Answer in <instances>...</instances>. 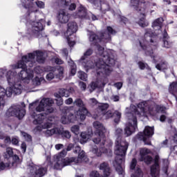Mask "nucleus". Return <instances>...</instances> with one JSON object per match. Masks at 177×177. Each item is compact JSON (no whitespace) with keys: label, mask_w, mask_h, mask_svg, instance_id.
<instances>
[{"label":"nucleus","mask_w":177,"mask_h":177,"mask_svg":"<svg viewBox=\"0 0 177 177\" xmlns=\"http://www.w3.org/2000/svg\"><path fill=\"white\" fill-rule=\"evenodd\" d=\"M115 34V30L111 28V26H108L106 28V31L101 34L100 38L99 36L96 35L93 32L88 30V37L90 42H92L93 45H97V48L98 50V55L101 57L98 59L97 62H99L100 59H103V56H108L109 58L102 60L104 62L105 66H114L115 64V59H114V52L112 50H104V47H102L100 45H97L99 42L102 44H107L111 41V35ZM93 53V50L88 48L84 53V55L79 60L80 64L82 66L86 71L91 70V68H96V62L91 60L89 56Z\"/></svg>","instance_id":"1"},{"label":"nucleus","mask_w":177,"mask_h":177,"mask_svg":"<svg viewBox=\"0 0 177 177\" xmlns=\"http://www.w3.org/2000/svg\"><path fill=\"white\" fill-rule=\"evenodd\" d=\"M22 6L28 9L29 12L21 18V21L28 27L27 32L24 37L28 39L32 38H42V30L45 26V19H37V8L34 4V0H21Z\"/></svg>","instance_id":"2"},{"label":"nucleus","mask_w":177,"mask_h":177,"mask_svg":"<svg viewBox=\"0 0 177 177\" xmlns=\"http://www.w3.org/2000/svg\"><path fill=\"white\" fill-rule=\"evenodd\" d=\"M88 157L81 147L70 143L66 149H63L57 155L54 156V169H62L66 165L88 162Z\"/></svg>","instance_id":"3"},{"label":"nucleus","mask_w":177,"mask_h":177,"mask_svg":"<svg viewBox=\"0 0 177 177\" xmlns=\"http://www.w3.org/2000/svg\"><path fill=\"white\" fill-rule=\"evenodd\" d=\"M34 78L32 72H29V70L22 69L18 74L16 72L8 71L7 72V81L9 87H8V97H12V95H19L26 91V87L24 84H30L31 80Z\"/></svg>","instance_id":"4"},{"label":"nucleus","mask_w":177,"mask_h":177,"mask_svg":"<svg viewBox=\"0 0 177 177\" xmlns=\"http://www.w3.org/2000/svg\"><path fill=\"white\" fill-rule=\"evenodd\" d=\"M154 38H156V33L153 32L151 29H145L144 39L139 40L140 46L145 50L147 56H150V57L153 59V63H157L160 60V63L156 66L157 70H159L160 71L167 70V68H168L167 62L161 59L160 56L154 55L153 50L157 49V42L154 41Z\"/></svg>","instance_id":"5"},{"label":"nucleus","mask_w":177,"mask_h":177,"mask_svg":"<svg viewBox=\"0 0 177 177\" xmlns=\"http://www.w3.org/2000/svg\"><path fill=\"white\" fill-rule=\"evenodd\" d=\"M115 135L118 136L115 142V154L116 156L113 161V167L120 177H124L125 171L122 168V164L125 161V156H127V151L128 150L129 144L125 139H122V130L120 128L116 129Z\"/></svg>","instance_id":"6"},{"label":"nucleus","mask_w":177,"mask_h":177,"mask_svg":"<svg viewBox=\"0 0 177 177\" xmlns=\"http://www.w3.org/2000/svg\"><path fill=\"white\" fill-rule=\"evenodd\" d=\"M109 56L104 55L102 59H100L95 64V73H97V81L92 82L89 85L90 92H93L97 88H104L107 84V77L106 75H110L113 71V66L106 65V62L102 60H106Z\"/></svg>","instance_id":"7"},{"label":"nucleus","mask_w":177,"mask_h":177,"mask_svg":"<svg viewBox=\"0 0 177 177\" xmlns=\"http://www.w3.org/2000/svg\"><path fill=\"white\" fill-rule=\"evenodd\" d=\"M44 53L41 51H35L33 53H28V55H24L21 57V60L19 61L17 64L10 65V67L12 70L17 68H22V70H29V73H32L34 75V71L32 67L35 64V56L37 63H45V57Z\"/></svg>","instance_id":"8"},{"label":"nucleus","mask_w":177,"mask_h":177,"mask_svg":"<svg viewBox=\"0 0 177 177\" xmlns=\"http://www.w3.org/2000/svg\"><path fill=\"white\" fill-rule=\"evenodd\" d=\"M49 114L46 112L41 113L39 114H36L35 112L31 113V116L35 120H33V124L35 125L38 124L35 129V132H43L45 135V132L50 128H53V120L55 118L53 116L50 117Z\"/></svg>","instance_id":"9"},{"label":"nucleus","mask_w":177,"mask_h":177,"mask_svg":"<svg viewBox=\"0 0 177 177\" xmlns=\"http://www.w3.org/2000/svg\"><path fill=\"white\" fill-rule=\"evenodd\" d=\"M138 113H140V111L133 104H131L129 108L126 109V117L129 120V123L126 124L124 128V135L127 136H131L138 129L137 117H143L142 115H138Z\"/></svg>","instance_id":"10"},{"label":"nucleus","mask_w":177,"mask_h":177,"mask_svg":"<svg viewBox=\"0 0 177 177\" xmlns=\"http://www.w3.org/2000/svg\"><path fill=\"white\" fill-rule=\"evenodd\" d=\"M137 107L140 110V113L138 112V115H142V117H147L148 115H157L158 113L164 114L165 113V110H167L165 106L156 105L151 101H144L140 102L137 105Z\"/></svg>","instance_id":"11"},{"label":"nucleus","mask_w":177,"mask_h":177,"mask_svg":"<svg viewBox=\"0 0 177 177\" xmlns=\"http://www.w3.org/2000/svg\"><path fill=\"white\" fill-rule=\"evenodd\" d=\"M131 6L138 12L140 18L137 21L140 27H147L149 21L146 20V12L149 6H157L155 3L146 2L145 0H131Z\"/></svg>","instance_id":"12"},{"label":"nucleus","mask_w":177,"mask_h":177,"mask_svg":"<svg viewBox=\"0 0 177 177\" xmlns=\"http://www.w3.org/2000/svg\"><path fill=\"white\" fill-rule=\"evenodd\" d=\"M138 160L136 158H133L130 163V169L135 171L134 174H131V177H143V172L139 167L136 166ZM151 176L157 177L160 175V156H156L154 163L151 166Z\"/></svg>","instance_id":"13"},{"label":"nucleus","mask_w":177,"mask_h":177,"mask_svg":"<svg viewBox=\"0 0 177 177\" xmlns=\"http://www.w3.org/2000/svg\"><path fill=\"white\" fill-rule=\"evenodd\" d=\"M52 168V162H50V156H47L46 160L44 162V167L37 166L32 162L28 163V171L33 177L45 176L48 171V167Z\"/></svg>","instance_id":"14"},{"label":"nucleus","mask_w":177,"mask_h":177,"mask_svg":"<svg viewBox=\"0 0 177 177\" xmlns=\"http://www.w3.org/2000/svg\"><path fill=\"white\" fill-rule=\"evenodd\" d=\"M93 127L95 129V137L93 139V142L95 143V145H99L102 140V145L104 146L106 145V141H104V138H106L104 136V133H106V127L99 121L94 122Z\"/></svg>","instance_id":"15"},{"label":"nucleus","mask_w":177,"mask_h":177,"mask_svg":"<svg viewBox=\"0 0 177 177\" xmlns=\"http://www.w3.org/2000/svg\"><path fill=\"white\" fill-rule=\"evenodd\" d=\"M78 30V26L76 22L71 21L68 24V28L66 32L64 33V37L68 42V46L73 48L75 45V41L72 40L73 34L77 32Z\"/></svg>","instance_id":"16"},{"label":"nucleus","mask_w":177,"mask_h":177,"mask_svg":"<svg viewBox=\"0 0 177 177\" xmlns=\"http://www.w3.org/2000/svg\"><path fill=\"white\" fill-rule=\"evenodd\" d=\"M154 135V127H150L149 126L145 127V129L143 132H140L136 136V138L138 140H142L145 145H151V142L149 138Z\"/></svg>","instance_id":"17"},{"label":"nucleus","mask_w":177,"mask_h":177,"mask_svg":"<svg viewBox=\"0 0 177 177\" xmlns=\"http://www.w3.org/2000/svg\"><path fill=\"white\" fill-rule=\"evenodd\" d=\"M45 133V136L48 138V136H52L53 135H59L62 138V139H70L71 138V133L67 130H64L63 128H53L51 129H48Z\"/></svg>","instance_id":"18"},{"label":"nucleus","mask_w":177,"mask_h":177,"mask_svg":"<svg viewBox=\"0 0 177 177\" xmlns=\"http://www.w3.org/2000/svg\"><path fill=\"white\" fill-rule=\"evenodd\" d=\"M6 117H17L21 120L26 115V109L20 106H12L6 113Z\"/></svg>","instance_id":"19"},{"label":"nucleus","mask_w":177,"mask_h":177,"mask_svg":"<svg viewBox=\"0 0 177 177\" xmlns=\"http://www.w3.org/2000/svg\"><path fill=\"white\" fill-rule=\"evenodd\" d=\"M73 104L77 107H80L79 110L76 111V114L78 117H80L82 121H84L85 118H86V115H88V109H86L85 107L84 102H82L81 98H77L74 101Z\"/></svg>","instance_id":"20"},{"label":"nucleus","mask_w":177,"mask_h":177,"mask_svg":"<svg viewBox=\"0 0 177 177\" xmlns=\"http://www.w3.org/2000/svg\"><path fill=\"white\" fill-rule=\"evenodd\" d=\"M90 3H92L95 9H98L101 10L102 13H106V12L110 10V5L106 1V0H87Z\"/></svg>","instance_id":"21"},{"label":"nucleus","mask_w":177,"mask_h":177,"mask_svg":"<svg viewBox=\"0 0 177 177\" xmlns=\"http://www.w3.org/2000/svg\"><path fill=\"white\" fill-rule=\"evenodd\" d=\"M71 110H73V107L64 106L62 110L63 114H66L68 117L69 124L70 123H75L77 121H84L80 118V116L77 115V112L75 113V115L71 113Z\"/></svg>","instance_id":"22"},{"label":"nucleus","mask_w":177,"mask_h":177,"mask_svg":"<svg viewBox=\"0 0 177 177\" xmlns=\"http://www.w3.org/2000/svg\"><path fill=\"white\" fill-rule=\"evenodd\" d=\"M62 56H64V57H65L66 60H68V64L71 67V71H70L71 75L72 76L75 75L77 73V65H75V63H74V61L72 60L71 58H70V57H68V50H67V48H64L62 49Z\"/></svg>","instance_id":"23"},{"label":"nucleus","mask_w":177,"mask_h":177,"mask_svg":"<svg viewBox=\"0 0 177 177\" xmlns=\"http://www.w3.org/2000/svg\"><path fill=\"white\" fill-rule=\"evenodd\" d=\"M151 151L147 148H142L140 151V161H144L147 165L151 164L153 162V158L147 154H150Z\"/></svg>","instance_id":"24"},{"label":"nucleus","mask_w":177,"mask_h":177,"mask_svg":"<svg viewBox=\"0 0 177 177\" xmlns=\"http://www.w3.org/2000/svg\"><path fill=\"white\" fill-rule=\"evenodd\" d=\"M64 73V68L59 66L57 71L53 72H50L46 75V80L48 81H52L53 78H57V80H63V74Z\"/></svg>","instance_id":"25"},{"label":"nucleus","mask_w":177,"mask_h":177,"mask_svg":"<svg viewBox=\"0 0 177 177\" xmlns=\"http://www.w3.org/2000/svg\"><path fill=\"white\" fill-rule=\"evenodd\" d=\"M41 101L46 108V113L52 114V113L55 112V108L52 106L55 104L53 99L49 97H44L41 100Z\"/></svg>","instance_id":"26"},{"label":"nucleus","mask_w":177,"mask_h":177,"mask_svg":"<svg viewBox=\"0 0 177 177\" xmlns=\"http://www.w3.org/2000/svg\"><path fill=\"white\" fill-rule=\"evenodd\" d=\"M72 17L74 19H88L86 8L82 4H80L77 11L72 14Z\"/></svg>","instance_id":"27"},{"label":"nucleus","mask_w":177,"mask_h":177,"mask_svg":"<svg viewBox=\"0 0 177 177\" xmlns=\"http://www.w3.org/2000/svg\"><path fill=\"white\" fill-rule=\"evenodd\" d=\"M29 110L32 113H42V111H45L46 113V108L42 103V101H40L39 103L35 102L29 104Z\"/></svg>","instance_id":"28"},{"label":"nucleus","mask_w":177,"mask_h":177,"mask_svg":"<svg viewBox=\"0 0 177 177\" xmlns=\"http://www.w3.org/2000/svg\"><path fill=\"white\" fill-rule=\"evenodd\" d=\"M108 109V104H98L95 115L93 116V118H95V120H100V118H102L100 116L104 114V113L107 111Z\"/></svg>","instance_id":"29"},{"label":"nucleus","mask_w":177,"mask_h":177,"mask_svg":"<svg viewBox=\"0 0 177 177\" xmlns=\"http://www.w3.org/2000/svg\"><path fill=\"white\" fill-rule=\"evenodd\" d=\"M102 115L106 120H109V118H111L112 117H116V118L114 119V122H115V124H118V122H120V120H121V112L118 111H115L114 113L111 111H108Z\"/></svg>","instance_id":"30"},{"label":"nucleus","mask_w":177,"mask_h":177,"mask_svg":"<svg viewBox=\"0 0 177 177\" xmlns=\"http://www.w3.org/2000/svg\"><path fill=\"white\" fill-rule=\"evenodd\" d=\"M57 19L59 23H62V24H66V23H68V20H70V17L68 16V13L66 12L64 10H61L58 12Z\"/></svg>","instance_id":"31"},{"label":"nucleus","mask_w":177,"mask_h":177,"mask_svg":"<svg viewBox=\"0 0 177 177\" xmlns=\"http://www.w3.org/2000/svg\"><path fill=\"white\" fill-rule=\"evenodd\" d=\"M8 97V88H5L0 86V110L5 106V97Z\"/></svg>","instance_id":"32"},{"label":"nucleus","mask_w":177,"mask_h":177,"mask_svg":"<svg viewBox=\"0 0 177 177\" xmlns=\"http://www.w3.org/2000/svg\"><path fill=\"white\" fill-rule=\"evenodd\" d=\"M163 47L164 48H171L172 46V43L169 41V37H168V33L167 32V30H164L163 33Z\"/></svg>","instance_id":"33"},{"label":"nucleus","mask_w":177,"mask_h":177,"mask_svg":"<svg viewBox=\"0 0 177 177\" xmlns=\"http://www.w3.org/2000/svg\"><path fill=\"white\" fill-rule=\"evenodd\" d=\"M162 23H164V19H162V17L156 19L152 23V28L153 30H161V28L162 27Z\"/></svg>","instance_id":"34"},{"label":"nucleus","mask_w":177,"mask_h":177,"mask_svg":"<svg viewBox=\"0 0 177 177\" xmlns=\"http://www.w3.org/2000/svg\"><path fill=\"white\" fill-rule=\"evenodd\" d=\"M108 151L109 153H111V150H110V149H109V150L107 149H104V150H103V149H97V147H96V146H94L92 149V153H93V154H95V156H97V157H100V156H102V153H108Z\"/></svg>","instance_id":"35"},{"label":"nucleus","mask_w":177,"mask_h":177,"mask_svg":"<svg viewBox=\"0 0 177 177\" xmlns=\"http://www.w3.org/2000/svg\"><path fill=\"white\" fill-rule=\"evenodd\" d=\"M82 140H80V142L82 145L83 143H86L88 140L91 138V135L86 132H82L80 134Z\"/></svg>","instance_id":"36"},{"label":"nucleus","mask_w":177,"mask_h":177,"mask_svg":"<svg viewBox=\"0 0 177 177\" xmlns=\"http://www.w3.org/2000/svg\"><path fill=\"white\" fill-rule=\"evenodd\" d=\"M11 160L12 162H11ZM19 158L17 155H12L10 159H8V162L11 163V167H17V162H19Z\"/></svg>","instance_id":"37"},{"label":"nucleus","mask_w":177,"mask_h":177,"mask_svg":"<svg viewBox=\"0 0 177 177\" xmlns=\"http://www.w3.org/2000/svg\"><path fill=\"white\" fill-rule=\"evenodd\" d=\"M64 5L65 6H69V10H75V8H77L75 3H71V0H64Z\"/></svg>","instance_id":"38"},{"label":"nucleus","mask_w":177,"mask_h":177,"mask_svg":"<svg viewBox=\"0 0 177 177\" xmlns=\"http://www.w3.org/2000/svg\"><path fill=\"white\" fill-rule=\"evenodd\" d=\"M12 167V163L10 162H0V170L3 171V169H9V168H11Z\"/></svg>","instance_id":"39"},{"label":"nucleus","mask_w":177,"mask_h":177,"mask_svg":"<svg viewBox=\"0 0 177 177\" xmlns=\"http://www.w3.org/2000/svg\"><path fill=\"white\" fill-rule=\"evenodd\" d=\"M42 81H44V77H36L32 80V84L34 86H38V85H41Z\"/></svg>","instance_id":"40"},{"label":"nucleus","mask_w":177,"mask_h":177,"mask_svg":"<svg viewBox=\"0 0 177 177\" xmlns=\"http://www.w3.org/2000/svg\"><path fill=\"white\" fill-rule=\"evenodd\" d=\"M13 156V149L12 147H7L6 153L4 155V158L6 160L10 159Z\"/></svg>","instance_id":"41"},{"label":"nucleus","mask_w":177,"mask_h":177,"mask_svg":"<svg viewBox=\"0 0 177 177\" xmlns=\"http://www.w3.org/2000/svg\"><path fill=\"white\" fill-rule=\"evenodd\" d=\"M59 93L61 96L64 97H68L70 96V91L65 88H61L59 90Z\"/></svg>","instance_id":"42"},{"label":"nucleus","mask_w":177,"mask_h":177,"mask_svg":"<svg viewBox=\"0 0 177 177\" xmlns=\"http://www.w3.org/2000/svg\"><path fill=\"white\" fill-rule=\"evenodd\" d=\"M163 167L162 170L165 174L168 172V166L169 165V161L167 159H162Z\"/></svg>","instance_id":"43"},{"label":"nucleus","mask_w":177,"mask_h":177,"mask_svg":"<svg viewBox=\"0 0 177 177\" xmlns=\"http://www.w3.org/2000/svg\"><path fill=\"white\" fill-rule=\"evenodd\" d=\"M78 77L80 80H82V81H86L88 80V75L84 71H79Z\"/></svg>","instance_id":"44"},{"label":"nucleus","mask_w":177,"mask_h":177,"mask_svg":"<svg viewBox=\"0 0 177 177\" xmlns=\"http://www.w3.org/2000/svg\"><path fill=\"white\" fill-rule=\"evenodd\" d=\"M34 73L39 75V74H42L44 73V67L37 66L34 68Z\"/></svg>","instance_id":"45"},{"label":"nucleus","mask_w":177,"mask_h":177,"mask_svg":"<svg viewBox=\"0 0 177 177\" xmlns=\"http://www.w3.org/2000/svg\"><path fill=\"white\" fill-rule=\"evenodd\" d=\"M67 115H64L62 116L61 118V122L62 124H64V125H66V124H70V120L68 119V116H66Z\"/></svg>","instance_id":"46"},{"label":"nucleus","mask_w":177,"mask_h":177,"mask_svg":"<svg viewBox=\"0 0 177 177\" xmlns=\"http://www.w3.org/2000/svg\"><path fill=\"white\" fill-rule=\"evenodd\" d=\"M21 136H23V138H24L25 140H26V142H31L32 140V138L31 136H30L28 133H26V132H23L21 131Z\"/></svg>","instance_id":"47"},{"label":"nucleus","mask_w":177,"mask_h":177,"mask_svg":"<svg viewBox=\"0 0 177 177\" xmlns=\"http://www.w3.org/2000/svg\"><path fill=\"white\" fill-rule=\"evenodd\" d=\"M71 132L75 133V135H78L80 133V126L74 125L71 127Z\"/></svg>","instance_id":"48"},{"label":"nucleus","mask_w":177,"mask_h":177,"mask_svg":"<svg viewBox=\"0 0 177 177\" xmlns=\"http://www.w3.org/2000/svg\"><path fill=\"white\" fill-rule=\"evenodd\" d=\"M138 65L139 66V68H140V70H145V68L150 69V68H149V66L147 65V64H145L143 62H139L138 63Z\"/></svg>","instance_id":"49"},{"label":"nucleus","mask_w":177,"mask_h":177,"mask_svg":"<svg viewBox=\"0 0 177 177\" xmlns=\"http://www.w3.org/2000/svg\"><path fill=\"white\" fill-rule=\"evenodd\" d=\"M9 71H8V69L6 68V67H3L2 68H0V77H2L5 75L7 77L8 75V73Z\"/></svg>","instance_id":"50"},{"label":"nucleus","mask_w":177,"mask_h":177,"mask_svg":"<svg viewBox=\"0 0 177 177\" xmlns=\"http://www.w3.org/2000/svg\"><path fill=\"white\" fill-rule=\"evenodd\" d=\"M11 143L15 146H19V137L14 136L12 138Z\"/></svg>","instance_id":"51"},{"label":"nucleus","mask_w":177,"mask_h":177,"mask_svg":"<svg viewBox=\"0 0 177 177\" xmlns=\"http://www.w3.org/2000/svg\"><path fill=\"white\" fill-rule=\"evenodd\" d=\"M35 4L37 5V8H39V9H44L45 8V3L41 1H37L35 2Z\"/></svg>","instance_id":"52"},{"label":"nucleus","mask_w":177,"mask_h":177,"mask_svg":"<svg viewBox=\"0 0 177 177\" xmlns=\"http://www.w3.org/2000/svg\"><path fill=\"white\" fill-rule=\"evenodd\" d=\"M119 19H120V21L122 23H124V24H128V23H129V21L128 20V19H127V17H122L120 14H119Z\"/></svg>","instance_id":"53"},{"label":"nucleus","mask_w":177,"mask_h":177,"mask_svg":"<svg viewBox=\"0 0 177 177\" xmlns=\"http://www.w3.org/2000/svg\"><path fill=\"white\" fill-rule=\"evenodd\" d=\"M111 100H113V102H119L120 101V95H111Z\"/></svg>","instance_id":"54"},{"label":"nucleus","mask_w":177,"mask_h":177,"mask_svg":"<svg viewBox=\"0 0 177 177\" xmlns=\"http://www.w3.org/2000/svg\"><path fill=\"white\" fill-rule=\"evenodd\" d=\"M113 86H115V88H117L118 91H120V89L122 88V82H116L113 84Z\"/></svg>","instance_id":"55"},{"label":"nucleus","mask_w":177,"mask_h":177,"mask_svg":"<svg viewBox=\"0 0 177 177\" xmlns=\"http://www.w3.org/2000/svg\"><path fill=\"white\" fill-rule=\"evenodd\" d=\"M44 68V71L48 72V71H53V67L50 66H47L46 67H43Z\"/></svg>","instance_id":"56"},{"label":"nucleus","mask_w":177,"mask_h":177,"mask_svg":"<svg viewBox=\"0 0 177 177\" xmlns=\"http://www.w3.org/2000/svg\"><path fill=\"white\" fill-rule=\"evenodd\" d=\"M21 149L23 153H26V151L27 150V145L26 144V142H22L21 145Z\"/></svg>","instance_id":"57"},{"label":"nucleus","mask_w":177,"mask_h":177,"mask_svg":"<svg viewBox=\"0 0 177 177\" xmlns=\"http://www.w3.org/2000/svg\"><path fill=\"white\" fill-rule=\"evenodd\" d=\"M55 62L56 63V64H63V63H64L63 60H62V59L59 57L55 58Z\"/></svg>","instance_id":"58"},{"label":"nucleus","mask_w":177,"mask_h":177,"mask_svg":"<svg viewBox=\"0 0 177 177\" xmlns=\"http://www.w3.org/2000/svg\"><path fill=\"white\" fill-rule=\"evenodd\" d=\"M57 106H62L63 104V98L56 99Z\"/></svg>","instance_id":"59"},{"label":"nucleus","mask_w":177,"mask_h":177,"mask_svg":"<svg viewBox=\"0 0 177 177\" xmlns=\"http://www.w3.org/2000/svg\"><path fill=\"white\" fill-rule=\"evenodd\" d=\"M80 86L82 91H85L86 89V84L83 82H80Z\"/></svg>","instance_id":"60"},{"label":"nucleus","mask_w":177,"mask_h":177,"mask_svg":"<svg viewBox=\"0 0 177 177\" xmlns=\"http://www.w3.org/2000/svg\"><path fill=\"white\" fill-rule=\"evenodd\" d=\"M64 147V145L63 144H57L55 145V149L56 150H60L61 149H63Z\"/></svg>","instance_id":"61"},{"label":"nucleus","mask_w":177,"mask_h":177,"mask_svg":"<svg viewBox=\"0 0 177 177\" xmlns=\"http://www.w3.org/2000/svg\"><path fill=\"white\" fill-rule=\"evenodd\" d=\"M174 136L173 137V142H174V143H177V131L176 129H174Z\"/></svg>","instance_id":"62"},{"label":"nucleus","mask_w":177,"mask_h":177,"mask_svg":"<svg viewBox=\"0 0 177 177\" xmlns=\"http://www.w3.org/2000/svg\"><path fill=\"white\" fill-rule=\"evenodd\" d=\"M4 142L5 143H11L12 140L10 139V136H6V138H4Z\"/></svg>","instance_id":"63"},{"label":"nucleus","mask_w":177,"mask_h":177,"mask_svg":"<svg viewBox=\"0 0 177 177\" xmlns=\"http://www.w3.org/2000/svg\"><path fill=\"white\" fill-rule=\"evenodd\" d=\"M65 103L66 104H71V103H73V98L69 97L67 100H65Z\"/></svg>","instance_id":"64"}]
</instances>
